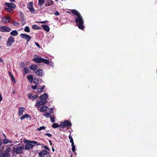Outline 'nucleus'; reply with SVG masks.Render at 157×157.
Masks as SVG:
<instances>
[{"label":"nucleus","mask_w":157,"mask_h":157,"mask_svg":"<svg viewBox=\"0 0 157 157\" xmlns=\"http://www.w3.org/2000/svg\"><path fill=\"white\" fill-rule=\"evenodd\" d=\"M71 12L75 15V21L76 22V25L79 29H83L84 28L83 25L84 21L80 13L75 10H72Z\"/></svg>","instance_id":"obj_1"},{"label":"nucleus","mask_w":157,"mask_h":157,"mask_svg":"<svg viewBox=\"0 0 157 157\" xmlns=\"http://www.w3.org/2000/svg\"><path fill=\"white\" fill-rule=\"evenodd\" d=\"M24 148L23 145L20 146V144H17L14 146L11 151L17 154H21Z\"/></svg>","instance_id":"obj_2"},{"label":"nucleus","mask_w":157,"mask_h":157,"mask_svg":"<svg viewBox=\"0 0 157 157\" xmlns=\"http://www.w3.org/2000/svg\"><path fill=\"white\" fill-rule=\"evenodd\" d=\"M48 97L47 94L44 93L40 96V105H45L47 102V99Z\"/></svg>","instance_id":"obj_3"},{"label":"nucleus","mask_w":157,"mask_h":157,"mask_svg":"<svg viewBox=\"0 0 157 157\" xmlns=\"http://www.w3.org/2000/svg\"><path fill=\"white\" fill-rule=\"evenodd\" d=\"M25 143H27L25 147V149L26 150L32 149L34 146L33 144H36V142L35 141H30L26 140L25 141Z\"/></svg>","instance_id":"obj_4"},{"label":"nucleus","mask_w":157,"mask_h":157,"mask_svg":"<svg viewBox=\"0 0 157 157\" xmlns=\"http://www.w3.org/2000/svg\"><path fill=\"white\" fill-rule=\"evenodd\" d=\"M31 99L33 100H36V103L35 105L36 106L38 109H39V97L38 94L34 95L32 96Z\"/></svg>","instance_id":"obj_5"},{"label":"nucleus","mask_w":157,"mask_h":157,"mask_svg":"<svg viewBox=\"0 0 157 157\" xmlns=\"http://www.w3.org/2000/svg\"><path fill=\"white\" fill-rule=\"evenodd\" d=\"M71 125L70 121L66 120L63 122H62L60 123V126L62 128H64L66 126H69Z\"/></svg>","instance_id":"obj_6"},{"label":"nucleus","mask_w":157,"mask_h":157,"mask_svg":"<svg viewBox=\"0 0 157 157\" xmlns=\"http://www.w3.org/2000/svg\"><path fill=\"white\" fill-rule=\"evenodd\" d=\"M10 30L11 29L6 26H2L0 27L1 32H9Z\"/></svg>","instance_id":"obj_7"},{"label":"nucleus","mask_w":157,"mask_h":157,"mask_svg":"<svg viewBox=\"0 0 157 157\" xmlns=\"http://www.w3.org/2000/svg\"><path fill=\"white\" fill-rule=\"evenodd\" d=\"M4 5L12 9H15L16 7L15 4L13 3L6 2L4 3Z\"/></svg>","instance_id":"obj_8"},{"label":"nucleus","mask_w":157,"mask_h":157,"mask_svg":"<svg viewBox=\"0 0 157 157\" xmlns=\"http://www.w3.org/2000/svg\"><path fill=\"white\" fill-rule=\"evenodd\" d=\"M14 41V38L12 36H10L9 37L7 40V45L10 46H11L12 43H13Z\"/></svg>","instance_id":"obj_9"},{"label":"nucleus","mask_w":157,"mask_h":157,"mask_svg":"<svg viewBox=\"0 0 157 157\" xmlns=\"http://www.w3.org/2000/svg\"><path fill=\"white\" fill-rule=\"evenodd\" d=\"M20 36H21L22 38L25 39L28 42L29 41L31 38V37L30 36L25 34L21 33Z\"/></svg>","instance_id":"obj_10"},{"label":"nucleus","mask_w":157,"mask_h":157,"mask_svg":"<svg viewBox=\"0 0 157 157\" xmlns=\"http://www.w3.org/2000/svg\"><path fill=\"white\" fill-rule=\"evenodd\" d=\"M33 4L32 2H30L28 3L27 6L29 9L30 11L32 12H33L34 11V10L33 7Z\"/></svg>","instance_id":"obj_11"},{"label":"nucleus","mask_w":157,"mask_h":157,"mask_svg":"<svg viewBox=\"0 0 157 157\" xmlns=\"http://www.w3.org/2000/svg\"><path fill=\"white\" fill-rule=\"evenodd\" d=\"M11 18L8 16L7 17H3L2 18V21L5 23H9Z\"/></svg>","instance_id":"obj_12"},{"label":"nucleus","mask_w":157,"mask_h":157,"mask_svg":"<svg viewBox=\"0 0 157 157\" xmlns=\"http://www.w3.org/2000/svg\"><path fill=\"white\" fill-rule=\"evenodd\" d=\"M25 110V108L22 107H20L19 108L18 111V115L19 116H21L23 112Z\"/></svg>","instance_id":"obj_13"},{"label":"nucleus","mask_w":157,"mask_h":157,"mask_svg":"<svg viewBox=\"0 0 157 157\" xmlns=\"http://www.w3.org/2000/svg\"><path fill=\"white\" fill-rule=\"evenodd\" d=\"M40 63L41 62H43L44 63L46 64H48L49 63V61L48 60L45 59H43L40 57Z\"/></svg>","instance_id":"obj_14"},{"label":"nucleus","mask_w":157,"mask_h":157,"mask_svg":"<svg viewBox=\"0 0 157 157\" xmlns=\"http://www.w3.org/2000/svg\"><path fill=\"white\" fill-rule=\"evenodd\" d=\"M41 27L44 30L46 31L47 32H48L50 30V28L48 25H41Z\"/></svg>","instance_id":"obj_15"},{"label":"nucleus","mask_w":157,"mask_h":157,"mask_svg":"<svg viewBox=\"0 0 157 157\" xmlns=\"http://www.w3.org/2000/svg\"><path fill=\"white\" fill-rule=\"evenodd\" d=\"M2 143L4 144H6L7 143H12V141L11 140H8V139H4L2 140Z\"/></svg>","instance_id":"obj_16"},{"label":"nucleus","mask_w":157,"mask_h":157,"mask_svg":"<svg viewBox=\"0 0 157 157\" xmlns=\"http://www.w3.org/2000/svg\"><path fill=\"white\" fill-rule=\"evenodd\" d=\"M47 154V151L45 150H44L40 152V156L41 157H44Z\"/></svg>","instance_id":"obj_17"},{"label":"nucleus","mask_w":157,"mask_h":157,"mask_svg":"<svg viewBox=\"0 0 157 157\" xmlns=\"http://www.w3.org/2000/svg\"><path fill=\"white\" fill-rule=\"evenodd\" d=\"M48 107L46 106H43L40 108V111L43 112H45Z\"/></svg>","instance_id":"obj_18"},{"label":"nucleus","mask_w":157,"mask_h":157,"mask_svg":"<svg viewBox=\"0 0 157 157\" xmlns=\"http://www.w3.org/2000/svg\"><path fill=\"white\" fill-rule=\"evenodd\" d=\"M30 117V116L28 114H25L24 115H22V116L21 117L20 119L21 120H24L25 118H29Z\"/></svg>","instance_id":"obj_19"},{"label":"nucleus","mask_w":157,"mask_h":157,"mask_svg":"<svg viewBox=\"0 0 157 157\" xmlns=\"http://www.w3.org/2000/svg\"><path fill=\"white\" fill-rule=\"evenodd\" d=\"M4 8L6 11V12H9L10 13H13V9L11 8L5 7Z\"/></svg>","instance_id":"obj_20"},{"label":"nucleus","mask_w":157,"mask_h":157,"mask_svg":"<svg viewBox=\"0 0 157 157\" xmlns=\"http://www.w3.org/2000/svg\"><path fill=\"white\" fill-rule=\"evenodd\" d=\"M33 60L35 62L39 63V56L36 55L34 56V58L33 59Z\"/></svg>","instance_id":"obj_21"},{"label":"nucleus","mask_w":157,"mask_h":157,"mask_svg":"<svg viewBox=\"0 0 157 157\" xmlns=\"http://www.w3.org/2000/svg\"><path fill=\"white\" fill-rule=\"evenodd\" d=\"M2 157H10V154L6 151L2 153Z\"/></svg>","instance_id":"obj_22"},{"label":"nucleus","mask_w":157,"mask_h":157,"mask_svg":"<svg viewBox=\"0 0 157 157\" xmlns=\"http://www.w3.org/2000/svg\"><path fill=\"white\" fill-rule=\"evenodd\" d=\"M28 79L30 83H32L33 81V76L31 75H29L27 76Z\"/></svg>","instance_id":"obj_23"},{"label":"nucleus","mask_w":157,"mask_h":157,"mask_svg":"<svg viewBox=\"0 0 157 157\" xmlns=\"http://www.w3.org/2000/svg\"><path fill=\"white\" fill-rule=\"evenodd\" d=\"M36 66L34 64H32L30 67V69L33 70H35L36 69Z\"/></svg>","instance_id":"obj_24"},{"label":"nucleus","mask_w":157,"mask_h":157,"mask_svg":"<svg viewBox=\"0 0 157 157\" xmlns=\"http://www.w3.org/2000/svg\"><path fill=\"white\" fill-rule=\"evenodd\" d=\"M47 2L48 3V6H52L54 4V2L52 0H47Z\"/></svg>","instance_id":"obj_25"},{"label":"nucleus","mask_w":157,"mask_h":157,"mask_svg":"<svg viewBox=\"0 0 157 157\" xmlns=\"http://www.w3.org/2000/svg\"><path fill=\"white\" fill-rule=\"evenodd\" d=\"M10 34L12 36H16L18 34L16 30H14L10 32Z\"/></svg>","instance_id":"obj_26"},{"label":"nucleus","mask_w":157,"mask_h":157,"mask_svg":"<svg viewBox=\"0 0 157 157\" xmlns=\"http://www.w3.org/2000/svg\"><path fill=\"white\" fill-rule=\"evenodd\" d=\"M51 112L50 113H49L48 112H47L45 113L44 114V115L45 116L46 118H48L49 117H51Z\"/></svg>","instance_id":"obj_27"},{"label":"nucleus","mask_w":157,"mask_h":157,"mask_svg":"<svg viewBox=\"0 0 157 157\" xmlns=\"http://www.w3.org/2000/svg\"><path fill=\"white\" fill-rule=\"evenodd\" d=\"M59 125L57 123H54L52 125V127L54 128H56L57 127H59Z\"/></svg>","instance_id":"obj_28"},{"label":"nucleus","mask_w":157,"mask_h":157,"mask_svg":"<svg viewBox=\"0 0 157 157\" xmlns=\"http://www.w3.org/2000/svg\"><path fill=\"white\" fill-rule=\"evenodd\" d=\"M71 146H72V151L74 152L75 149V147L74 144V143H73L71 144Z\"/></svg>","instance_id":"obj_29"},{"label":"nucleus","mask_w":157,"mask_h":157,"mask_svg":"<svg viewBox=\"0 0 157 157\" xmlns=\"http://www.w3.org/2000/svg\"><path fill=\"white\" fill-rule=\"evenodd\" d=\"M69 138L70 140V142L72 144L74 143L73 139L72 136L70 135L69 136Z\"/></svg>","instance_id":"obj_30"},{"label":"nucleus","mask_w":157,"mask_h":157,"mask_svg":"<svg viewBox=\"0 0 157 157\" xmlns=\"http://www.w3.org/2000/svg\"><path fill=\"white\" fill-rule=\"evenodd\" d=\"M24 30L25 31L27 32H30L29 28L28 26H27L25 28Z\"/></svg>","instance_id":"obj_31"},{"label":"nucleus","mask_w":157,"mask_h":157,"mask_svg":"<svg viewBox=\"0 0 157 157\" xmlns=\"http://www.w3.org/2000/svg\"><path fill=\"white\" fill-rule=\"evenodd\" d=\"M25 72L26 73H27L29 72V70L28 68L25 67L24 68Z\"/></svg>","instance_id":"obj_32"},{"label":"nucleus","mask_w":157,"mask_h":157,"mask_svg":"<svg viewBox=\"0 0 157 157\" xmlns=\"http://www.w3.org/2000/svg\"><path fill=\"white\" fill-rule=\"evenodd\" d=\"M32 28L34 29H39V28L36 25H33L32 26Z\"/></svg>","instance_id":"obj_33"},{"label":"nucleus","mask_w":157,"mask_h":157,"mask_svg":"<svg viewBox=\"0 0 157 157\" xmlns=\"http://www.w3.org/2000/svg\"><path fill=\"white\" fill-rule=\"evenodd\" d=\"M45 86L44 85H43L42 86V87H41V88H40V92H41L43 89L45 88Z\"/></svg>","instance_id":"obj_34"},{"label":"nucleus","mask_w":157,"mask_h":157,"mask_svg":"<svg viewBox=\"0 0 157 157\" xmlns=\"http://www.w3.org/2000/svg\"><path fill=\"white\" fill-rule=\"evenodd\" d=\"M51 121L52 122H55V117H50Z\"/></svg>","instance_id":"obj_35"},{"label":"nucleus","mask_w":157,"mask_h":157,"mask_svg":"<svg viewBox=\"0 0 157 157\" xmlns=\"http://www.w3.org/2000/svg\"><path fill=\"white\" fill-rule=\"evenodd\" d=\"M40 76H42V75L44 74V72L41 69H40Z\"/></svg>","instance_id":"obj_36"},{"label":"nucleus","mask_w":157,"mask_h":157,"mask_svg":"<svg viewBox=\"0 0 157 157\" xmlns=\"http://www.w3.org/2000/svg\"><path fill=\"white\" fill-rule=\"evenodd\" d=\"M44 0H40V6L42 5L44 3Z\"/></svg>","instance_id":"obj_37"},{"label":"nucleus","mask_w":157,"mask_h":157,"mask_svg":"<svg viewBox=\"0 0 157 157\" xmlns=\"http://www.w3.org/2000/svg\"><path fill=\"white\" fill-rule=\"evenodd\" d=\"M45 128L46 127L44 126L40 127V131L41 130L44 129H45Z\"/></svg>","instance_id":"obj_38"},{"label":"nucleus","mask_w":157,"mask_h":157,"mask_svg":"<svg viewBox=\"0 0 157 157\" xmlns=\"http://www.w3.org/2000/svg\"><path fill=\"white\" fill-rule=\"evenodd\" d=\"M37 87V86L36 85H34V86H32V88L33 89H36V88Z\"/></svg>","instance_id":"obj_39"},{"label":"nucleus","mask_w":157,"mask_h":157,"mask_svg":"<svg viewBox=\"0 0 157 157\" xmlns=\"http://www.w3.org/2000/svg\"><path fill=\"white\" fill-rule=\"evenodd\" d=\"M45 135L47 136H48L49 137H51L52 136L51 134L49 133L45 134Z\"/></svg>","instance_id":"obj_40"},{"label":"nucleus","mask_w":157,"mask_h":157,"mask_svg":"<svg viewBox=\"0 0 157 157\" xmlns=\"http://www.w3.org/2000/svg\"><path fill=\"white\" fill-rule=\"evenodd\" d=\"M36 74L38 75H39V69H38L36 71Z\"/></svg>","instance_id":"obj_41"},{"label":"nucleus","mask_w":157,"mask_h":157,"mask_svg":"<svg viewBox=\"0 0 157 157\" xmlns=\"http://www.w3.org/2000/svg\"><path fill=\"white\" fill-rule=\"evenodd\" d=\"M32 94H28V97L29 98H31V97H32Z\"/></svg>","instance_id":"obj_42"},{"label":"nucleus","mask_w":157,"mask_h":157,"mask_svg":"<svg viewBox=\"0 0 157 157\" xmlns=\"http://www.w3.org/2000/svg\"><path fill=\"white\" fill-rule=\"evenodd\" d=\"M55 15L56 16H58L59 15V13L58 12H56L55 13Z\"/></svg>","instance_id":"obj_43"},{"label":"nucleus","mask_w":157,"mask_h":157,"mask_svg":"<svg viewBox=\"0 0 157 157\" xmlns=\"http://www.w3.org/2000/svg\"><path fill=\"white\" fill-rule=\"evenodd\" d=\"M49 64L50 65H51V66H53V65H54V63H53V62H51H51H49Z\"/></svg>","instance_id":"obj_44"},{"label":"nucleus","mask_w":157,"mask_h":157,"mask_svg":"<svg viewBox=\"0 0 157 157\" xmlns=\"http://www.w3.org/2000/svg\"><path fill=\"white\" fill-rule=\"evenodd\" d=\"M44 148L45 149L48 150H49V149L48 147L47 146H45L44 147Z\"/></svg>","instance_id":"obj_45"},{"label":"nucleus","mask_w":157,"mask_h":157,"mask_svg":"<svg viewBox=\"0 0 157 157\" xmlns=\"http://www.w3.org/2000/svg\"><path fill=\"white\" fill-rule=\"evenodd\" d=\"M2 150H0V157H2Z\"/></svg>","instance_id":"obj_46"},{"label":"nucleus","mask_w":157,"mask_h":157,"mask_svg":"<svg viewBox=\"0 0 157 157\" xmlns=\"http://www.w3.org/2000/svg\"><path fill=\"white\" fill-rule=\"evenodd\" d=\"M9 76H10L11 77H12L13 76V75H12V74H11V73L10 72V71H9Z\"/></svg>","instance_id":"obj_47"},{"label":"nucleus","mask_w":157,"mask_h":157,"mask_svg":"<svg viewBox=\"0 0 157 157\" xmlns=\"http://www.w3.org/2000/svg\"><path fill=\"white\" fill-rule=\"evenodd\" d=\"M10 150V148H8L6 149V151L9 152Z\"/></svg>","instance_id":"obj_48"},{"label":"nucleus","mask_w":157,"mask_h":157,"mask_svg":"<svg viewBox=\"0 0 157 157\" xmlns=\"http://www.w3.org/2000/svg\"><path fill=\"white\" fill-rule=\"evenodd\" d=\"M47 22V21H40V23H46Z\"/></svg>","instance_id":"obj_49"},{"label":"nucleus","mask_w":157,"mask_h":157,"mask_svg":"<svg viewBox=\"0 0 157 157\" xmlns=\"http://www.w3.org/2000/svg\"><path fill=\"white\" fill-rule=\"evenodd\" d=\"M12 78V80L13 81V82H14V81H15V79L13 77V76L12 77H11Z\"/></svg>","instance_id":"obj_50"},{"label":"nucleus","mask_w":157,"mask_h":157,"mask_svg":"<svg viewBox=\"0 0 157 157\" xmlns=\"http://www.w3.org/2000/svg\"><path fill=\"white\" fill-rule=\"evenodd\" d=\"M35 44L38 47H39V44L38 43H37V42H35Z\"/></svg>","instance_id":"obj_51"},{"label":"nucleus","mask_w":157,"mask_h":157,"mask_svg":"<svg viewBox=\"0 0 157 157\" xmlns=\"http://www.w3.org/2000/svg\"><path fill=\"white\" fill-rule=\"evenodd\" d=\"M2 100V97L1 94H0V101H1Z\"/></svg>","instance_id":"obj_52"},{"label":"nucleus","mask_w":157,"mask_h":157,"mask_svg":"<svg viewBox=\"0 0 157 157\" xmlns=\"http://www.w3.org/2000/svg\"><path fill=\"white\" fill-rule=\"evenodd\" d=\"M2 62V63L3 62V60L1 58H0V62Z\"/></svg>","instance_id":"obj_53"},{"label":"nucleus","mask_w":157,"mask_h":157,"mask_svg":"<svg viewBox=\"0 0 157 157\" xmlns=\"http://www.w3.org/2000/svg\"><path fill=\"white\" fill-rule=\"evenodd\" d=\"M11 2H14L15 1V0H9Z\"/></svg>","instance_id":"obj_54"},{"label":"nucleus","mask_w":157,"mask_h":157,"mask_svg":"<svg viewBox=\"0 0 157 157\" xmlns=\"http://www.w3.org/2000/svg\"><path fill=\"white\" fill-rule=\"evenodd\" d=\"M54 108H51L50 109V111H52L53 110Z\"/></svg>","instance_id":"obj_55"},{"label":"nucleus","mask_w":157,"mask_h":157,"mask_svg":"<svg viewBox=\"0 0 157 157\" xmlns=\"http://www.w3.org/2000/svg\"><path fill=\"white\" fill-rule=\"evenodd\" d=\"M49 143H50V144L51 145H52V142L50 140H49Z\"/></svg>","instance_id":"obj_56"},{"label":"nucleus","mask_w":157,"mask_h":157,"mask_svg":"<svg viewBox=\"0 0 157 157\" xmlns=\"http://www.w3.org/2000/svg\"><path fill=\"white\" fill-rule=\"evenodd\" d=\"M15 93V90H13L12 91V93H13V94H14Z\"/></svg>","instance_id":"obj_57"},{"label":"nucleus","mask_w":157,"mask_h":157,"mask_svg":"<svg viewBox=\"0 0 157 157\" xmlns=\"http://www.w3.org/2000/svg\"><path fill=\"white\" fill-rule=\"evenodd\" d=\"M52 151L53 152H54V151H55V150L54 149V148H53V147H52Z\"/></svg>","instance_id":"obj_58"},{"label":"nucleus","mask_w":157,"mask_h":157,"mask_svg":"<svg viewBox=\"0 0 157 157\" xmlns=\"http://www.w3.org/2000/svg\"><path fill=\"white\" fill-rule=\"evenodd\" d=\"M3 136H4V137L5 138H6V135L4 134H3Z\"/></svg>","instance_id":"obj_59"},{"label":"nucleus","mask_w":157,"mask_h":157,"mask_svg":"<svg viewBox=\"0 0 157 157\" xmlns=\"http://www.w3.org/2000/svg\"><path fill=\"white\" fill-rule=\"evenodd\" d=\"M33 82H34V83H36V82L35 81H34Z\"/></svg>","instance_id":"obj_60"},{"label":"nucleus","mask_w":157,"mask_h":157,"mask_svg":"<svg viewBox=\"0 0 157 157\" xmlns=\"http://www.w3.org/2000/svg\"><path fill=\"white\" fill-rule=\"evenodd\" d=\"M37 130L39 131V128H38L37 129Z\"/></svg>","instance_id":"obj_61"},{"label":"nucleus","mask_w":157,"mask_h":157,"mask_svg":"<svg viewBox=\"0 0 157 157\" xmlns=\"http://www.w3.org/2000/svg\"><path fill=\"white\" fill-rule=\"evenodd\" d=\"M38 3L39 4V0H38Z\"/></svg>","instance_id":"obj_62"},{"label":"nucleus","mask_w":157,"mask_h":157,"mask_svg":"<svg viewBox=\"0 0 157 157\" xmlns=\"http://www.w3.org/2000/svg\"><path fill=\"white\" fill-rule=\"evenodd\" d=\"M45 6H47V5L46 4H45Z\"/></svg>","instance_id":"obj_63"},{"label":"nucleus","mask_w":157,"mask_h":157,"mask_svg":"<svg viewBox=\"0 0 157 157\" xmlns=\"http://www.w3.org/2000/svg\"><path fill=\"white\" fill-rule=\"evenodd\" d=\"M25 22H24V23H23V25H24V24H25Z\"/></svg>","instance_id":"obj_64"}]
</instances>
